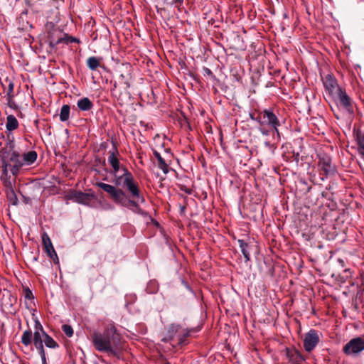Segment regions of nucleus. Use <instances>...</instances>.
Segmentation results:
<instances>
[{"instance_id": "1", "label": "nucleus", "mask_w": 364, "mask_h": 364, "mask_svg": "<svg viewBox=\"0 0 364 364\" xmlns=\"http://www.w3.org/2000/svg\"><path fill=\"white\" fill-rule=\"evenodd\" d=\"M122 175L116 176L113 181L115 186H122L127 191L129 196L132 198V200L128 202L126 199V193L122 189L102 182L96 183V186L109 193L114 203L123 206H127V203H129L134 207H137L138 203H142L145 201L144 198L141 195L138 183L132 173L126 167H122Z\"/></svg>"}, {"instance_id": "2", "label": "nucleus", "mask_w": 364, "mask_h": 364, "mask_svg": "<svg viewBox=\"0 0 364 364\" xmlns=\"http://www.w3.org/2000/svg\"><path fill=\"white\" fill-rule=\"evenodd\" d=\"M8 141L5 148L0 151L1 180L6 181L12 175L16 177L23 166H31L36 161L38 155L36 151H30L23 155L14 150V137L7 135Z\"/></svg>"}, {"instance_id": "3", "label": "nucleus", "mask_w": 364, "mask_h": 364, "mask_svg": "<svg viewBox=\"0 0 364 364\" xmlns=\"http://www.w3.org/2000/svg\"><path fill=\"white\" fill-rule=\"evenodd\" d=\"M122 336L114 323L107 324L103 332L95 331L91 341L95 349L109 356L119 357L122 348Z\"/></svg>"}, {"instance_id": "4", "label": "nucleus", "mask_w": 364, "mask_h": 364, "mask_svg": "<svg viewBox=\"0 0 364 364\" xmlns=\"http://www.w3.org/2000/svg\"><path fill=\"white\" fill-rule=\"evenodd\" d=\"M258 123L261 126H265L274 129L279 135V127L281 123L278 117L274 112L273 109H264L259 111Z\"/></svg>"}, {"instance_id": "5", "label": "nucleus", "mask_w": 364, "mask_h": 364, "mask_svg": "<svg viewBox=\"0 0 364 364\" xmlns=\"http://www.w3.org/2000/svg\"><path fill=\"white\" fill-rule=\"evenodd\" d=\"M65 198L73 202L85 205H90L91 203L96 200V196L92 190H89L87 193L77 190H71L67 193Z\"/></svg>"}, {"instance_id": "6", "label": "nucleus", "mask_w": 364, "mask_h": 364, "mask_svg": "<svg viewBox=\"0 0 364 364\" xmlns=\"http://www.w3.org/2000/svg\"><path fill=\"white\" fill-rule=\"evenodd\" d=\"M364 350V334L352 338L343 348V351L348 355H356Z\"/></svg>"}, {"instance_id": "7", "label": "nucleus", "mask_w": 364, "mask_h": 364, "mask_svg": "<svg viewBox=\"0 0 364 364\" xmlns=\"http://www.w3.org/2000/svg\"><path fill=\"white\" fill-rule=\"evenodd\" d=\"M318 166L326 177L330 175H333L336 173V168L332 164L331 158L326 154H321L318 155Z\"/></svg>"}, {"instance_id": "8", "label": "nucleus", "mask_w": 364, "mask_h": 364, "mask_svg": "<svg viewBox=\"0 0 364 364\" xmlns=\"http://www.w3.org/2000/svg\"><path fill=\"white\" fill-rule=\"evenodd\" d=\"M323 86L329 95L335 98L336 94L342 88L337 82V80L331 75H327L323 79Z\"/></svg>"}, {"instance_id": "9", "label": "nucleus", "mask_w": 364, "mask_h": 364, "mask_svg": "<svg viewBox=\"0 0 364 364\" xmlns=\"http://www.w3.org/2000/svg\"><path fill=\"white\" fill-rule=\"evenodd\" d=\"M319 342V336L316 330L311 329L306 333L304 338V348L307 352H311Z\"/></svg>"}, {"instance_id": "10", "label": "nucleus", "mask_w": 364, "mask_h": 364, "mask_svg": "<svg viewBox=\"0 0 364 364\" xmlns=\"http://www.w3.org/2000/svg\"><path fill=\"white\" fill-rule=\"evenodd\" d=\"M118 154L117 147L114 145L112 151H109L108 162L112 167V173L114 175V178L117 176V173L121 170L123 166H120L119 161L116 156Z\"/></svg>"}, {"instance_id": "11", "label": "nucleus", "mask_w": 364, "mask_h": 364, "mask_svg": "<svg viewBox=\"0 0 364 364\" xmlns=\"http://www.w3.org/2000/svg\"><path fill=\"white\" fill-rule=\"evenodd\" d=\"M334 99H338L340 105L347 111L350 112L352 110V100L345 89L341 88L336 94V97Z\"/></svg>"}, {"instance_id": "12", "label": "nucleus", "mask_w": 364, "mask_h": 364, "mask_svg": "<svg viewBox=\"0 0 364 364\" xmlns=\"http://www.w3.org/2000/svg\"><path fill=\"white\" fill-rule=\"evenodd\" d=\"M286 356L288 360V364H302L304 358L297 350L294 348H287Z\"/></svg>"}, {"instance_id": "13", "label": "nucleus", "mask_w": 364, "mask_h": 364, "mask_svg": "<svg viewBox=\"0 0 364 364\" xmlns=\"http://www.w3.org/2000/svg\"><path fill=\"white\" fill-rule=\"evenodd\" d=\"M44 341V335L43 333L34 332L33 333V345L35 348L37 349L38 354L40 355H46L43 341Z\"/></svg>"}, {"instance_id": "14", "label": "nucleus", "mask_w": 364, "mask_h": 364, "mask_svg": "<svg viewBox=\"0 0 364 364\" xmlns=\"http://www.w3.org/2000/svg\"><path fill=\"white\" fill-rule=\"evenodd\" d=\"M41 237H42V244L43 246V249H44L45 252H46V254H50V253L55 251L53 247V245L52 244L50 237L46 232L42 233Z\"/></svg>"}, {"instance_id": "15", "label": "nucleus", "mask_w": 364, "mask_h": 364, "mask_svg": "<svg viewBox=\"0 0 364 364\" xmlns=\"http://www.w3.org/2000/svg\"><path fill=\"white\" fill-rule=\"evenodd\" d=\"M77 106L80 111H90L93 107V103L88 97H82L77 102Z\"/></svg>"}, {"instance_id": "16", "label": "nucleus", "mask_w": 364, "mask_h": 364, "mask_svg": "<svg viewBox=\"0 0 364 364\" xmlns=\"http://www.w3.org/2000/svg\"><path fill=\"white\" fill-rule=\"evenodd\" d=\"M153 154L158 161L159 168L161 169L165 174H166L168 172V165L157 151L154 150Z\"/></svg>"}, {"instance_id": "17", "label": "nucleus", "mask_w": 364, "mask_h": 364, "mask_svg": "<svg viewBox=\"0 0 364 364\" xmlns=\"http://www.w3.org/2000/svg\"><path fill=\"white\" fill-rule=\"evenodd\" d=\"M18 127V122L17 119L12 114L7 116L6 128L9 132L16 129Z\"/></svg>"}, {"instance_id": "18", "label": "nucleus", "mask_w": 364, "mask_h": 364, "mask_svg": "<svg viewBox=\"0 0 364 364\" xmlns=\"http://www.w3.org/2000/svg\"><path fill=\"white\" fill-rule=\"evenodd\" d=\"M356 143L358 145V151L364 160V134L358 132L356 134Z\"/></svg>"}, {"instance_id": "19", "label": "nucleus", "mask_w": 364, "mask_h": 364, "mask_svg": "<svg viewBox=\"0 0 364 364\" xmlns=\"http://www.w3.org/2000/svg\"><path fill=\"white\" fill-rule=\"evenodd\" d=\"M237 242L239 244V246L240 247L241 252L245 258V261L247 262L250 259V253L248 250L249 245L245 242L243 240H238Z\"/></svg>"}, {"instance_id": "20", "label": "nucleus", "mask_w": 364, "mask_h": 364, "mask_svg": "<svg viewBox=\"0 0 364 364\" xmlns=\"http://www.w3.org/2000/svg\"><path fill=\"white\" fill-rule=\"evenodd\" d=\"M70 107L68 105H63L60 109V120L61 122L67 121L70 117Z\"/></svg>"}, {"instance_id": "21", "label": "nucleus", "mask_w": 364, "mask_h": 364, "mask_svg": "<svg viewBox=\"0 0 364 364\" xmlns=\"http://www.w3.org/2000/svg\"><path fill=\"white\" fill-rule=\"evenodd\" d=\"M45 346L50 348H57L59 347L58 343L47 333H44V341Z\"/></svg>"}, {"instance_id": "22", "label": "nucleus", "mask_w": 364, "mask_h": 364, "mask_svg": "<svg viewBox=\"0 0 364 364\" xmlns=\"http://www.w3.org/2000/svg\"><path fill=\"white\" fill-rule=\"evenodd\" d=\"M87 65L91 70H95L100 65V59L92 56L87 58Z\"/></svg>"}, {"instance_id": "23", "label": "nucleus", "mask_w": 364, "mask_h": 364, "mask_svg": "<svg viewBox=\"0 0 364 364\" xmlns=\"http://www.w3.org/2000/svg\"><path fill=\"white\" fill-rule=\"evenodd\" d=\"M75 41H77V39L75 38H70V40H69L68 38L60 36L56 40L54 38H52L50 41V45L52 47H55L57 45L62 43H68V42H75Z\"/></svg>"}, {"instance_id": "24", "label": "nucleus", "mask_w": 364, "mask_h": 364, "mask_svg": "<svg viewBox=\"0 0 364 364\" xmlns=\"http://www.w3.org/2000/svg\"><path fill=\"white\" fill-rule=\"evenodd\" d=\"M21 342L26 346H28L32 343V332L31 330H26L23 331L21 336Z\"/></svg>"}, {"instance_id": "25", "label": "nucleus", "mask_w": 364, "mask_h": 364, "mask_svg": "<svg viewBox=\"0 0 364 364\" xmlns=\"http://www.w3.org/2000/svg\"><path fill=\"white\" fill-rule=\"evenodd\" d=\"M62 330L67 336H68V337L73 336V329L71 326L67 325V324L63 325Z\"/></svg>"}, {"instance_id": "26", "label": "nucleus", "mask_w": 364, "mask_h": 364, "mask_svg": "<svg viewBox=\"0 0 364 364\" xmlns=\"http://www.w3.org/2000/svg\"><path fill=\"white\" fill-rule=\"evenodd\" d=\"M178 326L172 324L169 326L168 333L170 339H172L175 333L178 331Z\"/></svg>"}, {"instance_id": "27", "label": "nucleus", "mask_w": 364, "mask_h": 364, "mask_svg": "<svg viewBox=\"0 0 364 364\" xmlns=\"http://www.w3.org/2000/svg\"><path fill=\"white\" fill-rule=\"evenodd\" d=\"M14 85L13 82L9 81V85H8V87H7V90H6V97H14Z\"/></svg>"}, {"instance_id": "28", "label": "nucleus", "mask_w": 364, "mask_h": 364, "mask_svg": "<svg viewBox=\"0 0 364 364\" xmlns=\"http://www.w3.org/2000/svg\"><path fill=\"white\" fill-rule=\"evenodd\" d=\"M34 332H38V333L41 332V333H43V335H44V333H46V332L44 331L43 326L41 325V323L39 322L38 320L35 321V331Z\"/></svg>"}, {"instance_id": "29", "label": "nucleus", "mask_w": 364, "mask_h": 364, "mask_svg": "<svg viewBox=\"0 0 364 364\" xmlns=\"http://www.w3.org/2000/svg\"><path fill=\"white\" fill-rule=\"evenodd\" d=\"M14 97H6L7 105L11 109L17 108V106L14 100Z\"/></svg>"}, {"instance_id": "30", "label": "nucleus", "mask_w": 364, "mask_h": 364, "mask_svg": "<svg viewBox=\"0 0 364 364\" xmlns=\"http://www.w3.org/2000/svg\"><path fill=\"white\" fill-rule=\"evenodd\" d=\"M47 255L55 264H59V259L55 251Z\"/></svg>"}, {"instance_id": "31", "label": "nucleus", "mask_w": 364, "mask_h": 364, "mask_svg": "<svg viewBox=\"0 0 364 364\" xmlns=\"http://www.w3.org/2000/svg\"><path fill=\"white\" fill-rule=\"evenodd\" d=\"M8 197L10 198L11 200H13V204L16 205L17 202L16 196L13 190H11L10 193L8 194Z\"/></svg>"}, {"instance_id": "32", "label": "nucleus", "mask_w": 364, "mask_h": 364, "mask_svg": "<svg viewBox=\"0 0 364 364\" xmlns=\"http://www.w3.org/2000/svg\"><path fill=\"white\" fill-rule=\"evenodd\" d=\"M203 71L204 75H208L212 78L215 77V75H213V72L208 68L204 67L203 68Z\"/></svg>"}, {"instance_id": "33", "label": "nucleus", "mask_w": 364, "mask_h": 364, "mask_svg": "<svg viewBox=\"0 0 364 364\" xmlns=\"http://www.w3.org/2000/svg\"><path fill=\"white\" fill-rule=\"evenodd\" d=\"M250 117L252 120L256 121L257 122H258L259 111H257V112H255V113H250Z\"/></svg>"}, {"instance_id": "34", "label": "nucleus", "mask_w": 364, "mask_h": 364, "mask_svg": "<svg viewBox=\"0 0 364 364\" xmlns=\"http://www.w3.org/2000/svg\"><path fill=\"white\" fill-rule=\"evenodd\" d=\"M164 1L167 4H171V5L176 4L178 2L181 3L183 1V0H164Z\"/></svg>"}, {"instance_id": "35", "label": "nucleus", "mask_w": 364, "mask_h": 364, "mask_svg": "<svg viewBox=\"0 0 364 364\" xmlns=\"http://www.w3.org/2000/svg\"><path fill=\"white\" fill-rule=\"evenodd\" d=\"M188 336V333H186L185 335H183V336L180 337L179 339H178V343L181 344V345L183 344L185 338Z\"/></svg>"}, {"instance_id": "36", "label": "nucleus", "mask_w": 364, "mask_h": 364, "mask_svg": "<svg viewBox=\"0 0 364 364\" xmlns=\"http://www.w3.org/2000/svg\"><path fill=\"white\" fill-rule=\"evenodd\" d=\"M32 296H33L32 292L29 289H28L26 292L25 297L26 299H31L32 297Z\"/></svg>"}, {"instance_id": "37", "label": "nucleus", "mask_w": 364, "mask_h": 364, "mask_svg": "<svg viewBox=\"0 0 364 364\" xmlns=\"http://www.w3.org/2000/svg\"><path fill=\"white\" fill-rule=\"evenodd\" d=\"M42 361V364H47L46 355H40Z\"/></svg>"}, {"instance_id": "38", "label": "nucleus", "mask_w": 364, "mask_h": 364, "mask_svg": "<svg viewBox=\"0 0 364 364\" xmlns=\"http://www.w3.org/2000/svg\"><path fill=\"white\" fill-rule=\"evenodd\" d=\"M186 192L187 193H188V194H191V190H187V191H186Z\"/></svg>"}, {"instance_id": "39", "label": "nucleus", "mask_w": 364, "mask_h": 364, "mask_svg": "<svg viewBox=\"0 0 364 364\" xmlns=\"http://www.w3.org/2000/svg\"><path fill=\"white\" fill-rule=\"evenodd\" d=\"M261 132H262V133L263 134H267V132H264V131H263V130H261Z\"/></svg>"}, {"instance_id": "40", "label": "nucleus", "mask_w": 364, "mask_h": 364, "mask_svg": "<svg viewBox=\"0 0 364 364\" xmlns=\"http://www.w3.org/2000/svg\"><path fill=\"white\" fill-rule=\"evenodd\" d=\"M9 178H9L6 181H4V182H5V183H7V182H8V183H10V181H8V180H9Z\"/></svg>"}, {"instance_id": "41", "label": "nucleus", "mask_w": 364, "mask_h": 364, "mask_svg": "<svg viewBox=\"0 0 364 364\" xmlns=\"http://www.w3.org/2000/svg\"><path fill=\"white\" fill-rule=\"evenodd\" d=\"M164 364H170L168 362H165Z\"/></svg>"}]
</instances>
